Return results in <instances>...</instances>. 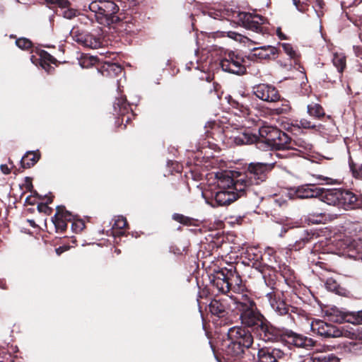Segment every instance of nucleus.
Returning a JSON list of instances; mask_svg holds the SVG:
<instances>
[{
	"instance_id": "nucleus-1",
	"label": "nucleus",
	"mask_w": 362,
	"mask_h": 362,
	"mask_svg": "<svg viewBox=\"0 0 362 362\" xmlns=\"http://www.w3.org/2000/svg\"><path fill=\"white\" fill-rule=\"evenodd\" d=\"M234 300L233 313L239 316L241 325L250 328L257 339L267 344H284L287 329L272 324L257 308L252 297L241 295Z\"/></svg>"
},
{
	"instance_id": "nucleus-2",
	"label": "nucleus",
	"mask_w": 362,
	"mask_h": 362,
	"mask_svg": "<svg viewBox=\"0 0 362 362\" xmlns=\"http://www.w3.org/2000/svg\"><path fill=\"white\" fill-rule=\"evenodd\" d=\"M273 163L264 162H251L246 163L239 173V182L241 186L244 183L248 193L252 192V187L258 185L266 181L269 173L274 168Z\"/></svg>"
},
{
	"instance_id": "nucleus-3",
	"label": "nucleus",
	"mask_w": 362,
	"mask_h": 362,
	"mask_svg": "<svg viewBox=\"0 0 362 362\" xmlns=\"http://www.w3.org/2000/svg\"><path fill=\"white\" fill-rule=\"evenodd\" d=\"M325 203L346 211L362 209V194L350 189H329L325 195Z\"/></svg>"
},
{
	"instance_id": "nucleus-4",
	"label": "nucleus",
	"mask_w": 362,
	"mask_h": 362,
	"mask_svg": "<svg viewBox=\"0 0 362 362\" xmlns=\"http://www.w3.org/2000/svg\"><path fill=\"white\" fill-rule=\"evenodd\" d=\"M259 136L264 139L266 144L275 150L295 148V142L284 132L273 126H263L259 129Z\"/></svg>"
},
{
	"instance_id": "nucleus-5",
	"label": "nucleus",
	"mask_w": 362,
	"mask_h": 362,
	"mask_svg": "<svg viewBox=\"0 0 362 362\" xmlns=\"http://www.w3.org/2000/svg\"><path fill=\"white\" fill-rule=\"evenodd\" d=\"M89 10L94 13V16L101 25H110L121 20L117 15L119 8L113 2L103 3L100 1H93L88 6Z\"/></svg>"
},
{
	"instance_id": "nucleus-6",
	"label": "nucleus",
	"mask_w": 362,
	"mask_h": 362,
	"mask_svg": "<svg viewBox=\"0 0 362 362\" xmlns=\"http://www.w3.org/2000/svg\"><path fill=\"white\" fill-rule=\"evenodd\" d=\"M209 344L218 362H239L245 354V350L227 337L221 341L218 351H216L211 341Z\"/></svg>"
},
{
	"instance_id": "nucleus-7",
	"label": "nucleus",
	"mask_w": 362,
	"mask_h": 362,
	"mask_svg": "<svg viewBox=\"0 0 362 362\" xmlns=\"http://www.w3.org/2000/svg\"><path fill=\"white\" fill-rule=\"evenodd\" d=\"M237 18L241 25L247 30L266 34L269 33V22L267 19L255 13L238 12Z\"/></svg>"
},
{
	"instance_id": "nucleus-8",
	"label": "nucleus",
	"mask_w": 362,
	"mask_h": 362,
	"mask_svg": "<svg viewBox=\"0 0 362 362\" xmlns=\"http://www.w3.org/2000/svg\"><path fill=\"white\" fill-rule=\"evenodd\" d=\"M245 63L246 60L243 55L233 51L225 53L220 59V66L224 71L236 75L246 73Z\"/></svg>"
},
{
	"instance_id": "nucleus-9",
	"label": "nucleus",
	"mask_w": 362,
	"mask_h": 362,
	"mask_svg": "<svg viewBox=\"0 0 362 362\" xmlns=\"http://www.w3.org/2000/svg\"><path fill=\"white\" fill-rule=\"evenodd\" d=\"M250 328L244 325L230 327L227 332V338L240 346L244 350L252 347L254 343V334Z\"/></svg>"
},
{
	"instance_id": "nucleus-10",
	"label": "nucleus",
	"mask_w": 362,
	"mask_h": 362,
	"mask_svg": "<svg viewBox=\"0 0 362 362\" xmlns=\"http://www.w3.org/2000/svg\"><path fill=\"white\" fill-rule=\"evenodd\" d=\"M113 107L114 111L117 115L116 124L117 126L124 124L123 129H125L127 125L131 124L132 119L136 117L130 104L127 102L125 96H121L115 99Z\"/></svg>"
},
{
	"instance_id": "nucleus-11",
	"label": "nucleus",
	"mask_w": 362,
	"mask_h": 362,
	"mask_svg": "<svg viewBox=\"0 0 362 362\" xmlns=\"http://www.w3.org/2000/svg\"><path fill=\"white\" fill-rule=\"evenodd\" d=\"M228 139L235 146L250 145L257 143L259 136L249 128L241 127L229 131Z\"/></svg>"
},
{
	"instance_id": "nucleus-12",
	"label": "nucleus",
	"mask_w": 362,
	"mask_h": 362,
	"mask_svg": "<svg viewBox=\"0 0 362 362\" xmlns=\"http://www.w3.org/2000/svg\"><path fill=\"white\" fill-rule=\"evenodd\" d=\"M271 306L279 315H287L288 318L291 320V322L295 323L296 318L294 315H300L301 310L297 307L292 306L287 304L285 301L277 299L276 296L274 292H270L267 294Z\"/></svg>"
},
{
	"instance_id": "nucleus-13",
	"label": "nucleus",
	"mask_w": 362,
	"mask_h": 362,
	"mask_svg": "<svg viewBox=\"0 0 362 362\" xmlns=\"http://www.w3.org/2000/svg\"><path fill=\"white\" fill-rule=\"evenodd\" d=\"M239 173L240 172H233V177L229 175H224L221 177H219L218 180V187L219 189L223 190H232L238 194L240 197H246L247 192L244 183H241V186L238 185V184H240Z\"/></svg>"
},
{
	"instance_id": "nucleus-14",
	"label": "nucleus",
	"mask_w": 362,
	"mask_h": 362,
	"mask_svg": "<svg viewBox=\"0 0 362 362\" xmlns=\"http://www.w3.org/2000/svg\"><path fill=\"white\" fill-rule=\"evenodd\" d=\"M329 189L317 187L313 184H306L298 186L294 191V196L298 199L318 198L325 203V195Z\"/></svg>"
},
{
	"instance_id": "nucleus-15",
	"label": "nucleus",
	"mask_w": 362,
	"mask_h": 362,
	"mask_svg": "<svg viewBox=\"0 0 362 362\" xmlns=\"http://www.w3.org/2000/svg\"><path fill=\"white\" fill-rule=\"evenodd\" d=\"M311 329L325 338H337L343 335L342 330L338 327L320 320L312 322Z\"/></svg>"
},
{
	"instance_id": "nucleus-16",
	"label": "nucleus",
	"mask_w": 362,
	"mask_h": 362,
	"mask_svg": "<svg viewBox=\"0 0 362 362\" xmlns=\"http://www.w3.org/2000/svg\"><path fill=\"white\" fill-rule=\"evenodd\" d=\"M209 312L211 315L222 320L224 324L231 323L232 321L228 317L230 304L226 298H214L209 303Z\"/></svg>"
},
{
	"instance_id": "nucleus-17",
	"label": "nucleus",
	"mask_w": 362,
	"mask_h": 362,
	"mask_svg": "<svg viewBox=\"0 0 362 362\" xmlns=\"http://www.w3.org/2000/svg\"><path fill=\"white\" fill-rule=\"evenodd\" d=\"M254 94L262 101L272 104L280 99L279 90L274 86L260 83L253 88Z\"/></svg>"
},
{
	"instance_id": "nucleus-18",
	"label": "nucleus",
	"mask_w": 362,
	"mask_h": 362,
	"mask_svg": "<svg viewBox=\"0 0 362 362\" xmlns=\"http://www.w3.org/2000/svg\"><path fill=\"white\" fill-rule=\"evenodd\" d=\"M241 197L232 190H223L212 193L211 197L207 200L212 207L224 206L230 204Z\"/></svg>"
},
{
	"instance_id": "nucleus-19",
	"label": "nucleus",
	"mask_w": 362,
	"mask_h": 362,
	"mask_svg": "<svg viewBox=\"0 0 362 362\" xmlns=\"http://www.w3.org/2000/svg\"><path fill=\"white\" fill-rule=\"evenodd\" d=\"M284 344L293 345L298 348L310 349L315 345L316 341L287 329Z\"/></svg>"
},
{
	"instance_id": "nucleus-20",
	"label": "nucleus",
	"mask_w": 362,
	"mask_h": 362,
	"mask_svg": "<svg viewBox=\"0 0 362 362\" xmlns=\"http://www.w3.org/2000/svg\"><path fill=\"white\" fill-rule=\"evenodd\" d=\"M228 287L229 291H233L234 293H238V295L236 296H230V299L233 300V308H235V300L234 298H237L241 295H247L249 296L247 293H243L245 290V286L243 284L242 279L236 270V268L233 266H230V269H228ZM250 297H251L250 296Z\"/></svg>"
},
{
	"instance_id": "nucleus-21",
	"label": "nucleus",
	"mask_w": 362,
	"mask_h": 362,
	"mask_svg": "<svg viewBox=\"0 0 362 362\" xmlns=\"http://www.w3.org/2000/svg\"><path fill=\"white\" fill-rule=\"evenodd\" d=\"M74 220V214L67 211L63 205L57 206L56 213L52 218L57 233H63L66 230L67 223Z\"/></svg>"
},
{
	"instance_id": "nucleus-22",
	"label": "nucleus",
	"mask_w": 362,
	"mask_h": 362,
	"mask_svg": "<svg viewBox=\"0 0 362 362\" xmlns=\"http://www.w3.org/2000/svg\"><path fill=\"white\" fill-rule=\"evenodd\" d=\"M285 356L283 351L276 348L263 346L257 350V362H281Z\"/></svg>"
},
{
	"instance_id": "nucleus-23",
	"label": "nucleus",
	"mask_w": 362,
	"mask_h": 362,
	"mask_svg": "<svg viewBox=\"0 0 362 362\" xmlns=\"http://www.w3.org/2000/svg\"><path fill=\"white\" fill-rule=\"evenodd\" d=\"M333 316L339 323L349 322L354 325H362V309L358 311H347L345 310H333Z\"/></svg>"
},
{
	"instance_id": "nucleus-24",
	"label": "nucleus",
	"mask_w": 362,
	"mask_h": 362,
	"mask_svg": "<svg viewBox=\"0 0 362 362\" xmlns=\"http://www.w3.org/2000/svg\"><path fill=\"white\" fill-rule=\"evenodd\" d=\"M228 273L227 268H222L217 271L215 270L214 274L209 276L210 283L223 293L229 291Z\"/></svg>"
},
{
	"instance_id": "nucleus-25",
	"label": "nucleus",
	"mask_w": 362,
	"mask_h": 362,
	"mask_svg": "<svg viewBox=\"0 0 362 362\" xmlns=\"http://www.w3.org/2000/svg\"><path fill=\"white\" fill-rule=\"evenodd\" d=\"M46 2L52 8H59L61 9L59 15L66 19L71 20L79 14L78 10L71 8V4L68 0H46Z\"/></svg>"
},
{
	"instance_id": "nucleus-26",
	"label": "nucleus",
	"mask_w": 362,
	"mask_h": 362,
	"mask_svg": "<svg viewBox=\"0 0 362 362\" xmlns=\"http://www.w3.org/2000/svg\"><path fill=\"white\" fill-rule=\"evenodd\" d=\"M252 267L263 274L266 284L271 288H274L276 284V272L277 271L273 267L258 262L257 259L253 263Z\"/></svg>"
},
{
	"instance_id": "nucleus-27",
	"label": "nucleus",
	"mask_w": 362,
	"mask_h": 362,
	"mask_svg": "<svg viewBox=\"0 0 362 362\" xmlns=\"http://www.w3.org/2000/svg\"><path fill=\"white\" fill-rule=\"evenodd\" d=\"M247 97L243 95L240 96L239 98H233L231 96L229 97V105L233 109L237 111L235 114L244 117L250 115L251 110L250 105L245 101Z\"/></svg>"
},
{
	"instance_id": "nucleus-28",
	"label": "nucleus",
	"mask_w": 362,
	"mask_h": 362,
	"mask_svg": "<svg viewBox=\"0 0 362 362\" xmlns=\"http://www.w3.org/2000/svg\"><path fill=\"white\" fill-rule=\"evenodd\" d=\"M97 69L103 76L109 78L117 76L124 70L120 64L109 61L103 62Z\"/></svg>"
},
{
	"instance_id": "nucleus-29",
	"label": "nucleus",
	"mask_w": 362,
	"mask_h": 362,
	"mask_svg": "<svg viewBox=\"0 0 362 362\" xmlns=\"http://www.w3.org/2000/svg\"><path fill=\"white\" fill-rule=\"evenodd\" d=\"M252 52V53L249 56L250 59H270L272 57L275 58V56L278 54L277 48L269 45L255 47Z\"/></svg>"
},
{
	"instance_id": "nucleus-30",
	"label": "nucleus",
	"mask_w": 362,
	"mask_h": 362,
	"mask_svg": "<svg viewBox=\"0 0 362 362\" xmlns=\"http://www.w3.org/2000/svg\"><path fill=\"white\" fill-rule=\"evenodd\" d=\"M334 218V215L325 212H311L305 217V221L308 224H325Z\"/></svg>"
},
{
	"instance_id": "nucleus-31",
	"label": "nucleus",
	"mask_w": 362,
	"mask_h": 362,
	"mask_svg": "<svg viewBox=\"0 0 362 362\" xmlns=\"http://www.w3.org/2000/svg\"><path fill=\"white\" fill-rule=\"evenodd\" d=\"M272 107L270 108L271 114L273 115H281L289 113L291 110V105L287 99L280 95V99L276 102L272 103Z\"/></svg>"
},
{
	"instance_id": "nucleus-32",
	"label": "nucleus",
	"mask_w": 362,
	"mask_h": 362,
	"mask_svg": "<svg viewBox=\"0 0 362 362\" xmlns=\"http://www.w3.org/2000/svg\"><path fill=\"white\" fill-rule=\"evenodd\" d=\"M307 113L310 117L317 120L332 119L330 115H326L323 107L317 103L313 102L308 105Z\"/></svg>"
},
{
	"instance_id": "nucleus-33",
	"label": "nucleus",
	"mask_w": 362,
	"mask_h": 362,
	"mask_svg": "<svg viewBox=\"0 0 362 362\" xmlns=\"http://www.w3.org/2000/svg\"><path fill=\"white\" fill-rule=\"evenodd\" d=\"M41 153L39 150L34 151H28L21 160V167L23 168H30L34 166L40 160Z\"/></svg>"
},
{
	"instance_id": "nucleus-34",
	"label": "nucleus",
	"mask_w": 362,
	"mask_h": 362,
	"mask_svg": "<svg viewBox=\"0 0 362 362\" xmlns=\"http://www.w3.org/2000/svg\"><path fill=\"white\" fill-rule=\"evenodd\" d=\"M229 130H223L220 126L214 125L206 132V137L211 138L215 141L224 142L225 137L228 138Z\"/></svg>"
},
{
	"instance_id": "nucleus-35",
	"label": "nucleus",
	"mask_w": 362,
	"mask_h": 362,
	"mask_svg": "<svg viewBox=\"0 0 362 362\" xmlns=\"http://www.w3.org/2000/svg\"><path fill=\"white\" fill-rule=\"evenodd\" d=\"M314 235H315L314 233H313L311 231H308L307 230H304L303 233L299 238V239L295 242V243L293 246V249L295 250H300V249L304 247V246L307 243H309L312 241V240L314 238Z\"/></svg>"
},
{
	"instance_id": "nucleus-36",
	"label": "nucleus",
	"mask_w": 362,
	"mask_h": 362,
	"mask_svg": "<svg viewBox=\"0 0 362 362\" xmlns=\"http://www.w3.org/2000/svg\"><path fill=\"white\" fill-rule=\"evenodd\" d=\"M88 33L80 29L78 26H74L71 30L70 31V36L77 43L81 45H84L86 41V37Z\"/></svg>"
},
{
	"instance_id": "nucleus-37",
	"label": "nucleus",
	"mask_w": 362,
	"mask_h": 362,
	"mask_svg": "<svg viewBox=\"0 0 362 362\" xmlns=\"http://www.w3.org/2000/svg\"><path fill=\"white\" fill-rule=\"evenodd\" d=\"M325 287L328 291L340 296H343L345 293V289L340 286V285L333 278H329L327 279L325 282Z\"/></svg>"
},
{
	"instance_id": "nucleus-38",
	"label": "nucleus",
	"mask_w": 362,
	"mask_h": 362,
	"mask_svg": "<svg viewBox=\"0 0 362 362\" xmlns=\"http://www.w3.org/2000/svg\"><path fill=\"white\" fill-rule=\"evenodd\" d=\"M173 219L184 226H198L197 222L198 220L194 219L193 218L186 216L181 214H174L173 215Z\"/></svg>"
},
{
	"instance_id": "nucleus-39",
	"label": "nucleus",
	"mask_w": 362,
	"mask_h": 362,
	"mask_svg": "<svg viewBox=\"0 0 362 362\" xmlns=\"http://www.w3.org/2000/svg\"><path fill=\"white\" fill-rule=\"evenodd\" d=\"M332 63L337 69L339 74H342L346 66V57L341 54H334L332 58Z\"/></svg>"
},
{
	"instance_id": "nucleus-40",
	"label": "nucleus",
	"mask_w": 362,
	"mask_h": 362,
	"mask_svg": "<svg viewBox=\"0 0 362 362\" xmlns=\"http://www.w3.org/2000/svg\"><path fill=\"white\" fill-rule=\"evenodd\" d=\"M101 43L100 39L98 37L88 33L83 47L96 49L100 46Z\"/></svg>"
},
{
	"instance_id": "nucleus-41",
	"label": "nucleus",
	"mask_w": 362,
	"mask_h": 362,
	"mask_svg": "<svg viewBox=\"0 0 362 362\" xmlns=\"http://www.w3.org/2000/svg\"><path fill=\"white\" fill-rule=\"evenodd\" d=\"M349 165L353 177L356 179H362V163H355L350 156Z\"/></svg>"
},
{
	"instance_id": "nucleus-42",
	"label": "nucleus",
	"mask_w": 362,
	"mask_h": 362,
	"mask_svg": "<svg viewBox=\"0 0 362 362\" xmlns=\"http://www.w3.org/2000/svg\"><path fill=\"white\" fill-rule=\"evenodd\" d=\"M144 0H127L125 7L126 11L129 14L136 13L141 6L143 5Z\"/></svg>"
},
{
	"instance_id": "nucleus-43",
	"label": "nucleus",
	"mask_w": 362,
	"mask_h": 362,
	"mask_svg": "<svg viewBox=\"0 0 362 362\" xmlns=\"http://www.w3.org/2000/svg\"><path fill=\"white\" fill-rule=\"evenodd\" d=\"M71 223V230L76 233H81L86 227L85 222L77 216L74 215V220Z\"/></svg>"
},
{
	"instance_id": "nucleus-44",
	"label": "nucleus",
	"mask_w": 362,
	"mask_h": 362,
	"mask_svg": "<svg viewBox=\"0 0 362 362\" xmlns=\"http://www.w3.org/2000/svg\"><path fill=\"white\" fill-rule=\"evenodd\" d=\"M317 362H341V359L334 354L314 356Z\"/></svg>"
},
{
	"instance_id": "nucleus-45",
	"label": "nucleus",
	"mask_w": 362,
	"mask_h": 362,
	"mask_svg": "<svg viewBox=\"0 0 362 362\" xmlns=\"http://www.w3.org/2000/svg\"><path fill=\"white\" fill-rule=\"evenodd\" d=\"M16 46L23 50H29L33 47V42L31 40L26 37H20L17 38L16 40Z\"/></svg>"
},
{
	"instance_id": "nucleus-46",
	"label": "nucleus",
	"mask_w": 362,
	"mask_h": 362,
	"mask_svg": "<svg viewBox=\"0 0 362 362\" xmlns=\"http://www.w3.org/2000/svg\"><path fill=\"white\" fill-rule=\"evenodd\" d=\"M39 55L40 57V62H50L54 64L57 62V60L45 50H40Z\"/></svg>"
},
{
	"instance_id": "nucleus-47",
	"label": "nucleus",
	"mask_w": 362,
	"mask_h": 362,
	"mask_svg": "<svg viewBox=\"0 0 362 362\" xmlns=\"http://www.w3.org/2000/svg\"><path fill=\"white\" fill-rule=\"evenodd\" d=\"M284 49V51L291 58V59H297L298 54L293 49V47L291 44L289 43H281L280 44Z\"/></svg>"
},
{
	"instance_id": "nucleus-48",
	"label": "nucleus",
	"mask_w": 362,
	"mask_h": 362,
	"mask_svg": "<svg viewBox=\"0 0 362 362\" xmlns=\"http://www.w3.org/2000/svg\"><path fill=\"white\" fill-rule=\"evenodd\" d=\"M128 226L126 218L123 216H118L114 223L113 228L124 229Z\"/></svg>"
},
{
	"instance_id": "nucleus-49",
	"label": "nucleus",
	"mask_w": 362,
	"mask_h": 362,
	"mask_svg": "<svg viewBox=\"0 0 362 362\" xmlns=\"http://www.w3.org/2000/svg\"><path fill=\"white\" fill-rule=\"evenodd\" d=\"M279 272L286 280L291 279L293 274V271L286 265H284L282 267H279Z\"/></svg>"
},
{
	"instance_id": "nucleus-50",
	"label": "nucleus",
	"mask_w": 362,
	"mask_h": 362,
	"mask_svg": "<svg viewBox=\"0 0 362 362\" xmlns=\"http://www.w3.org/2000/svg\"><path fill=\"white\" fill-rule=\"evenodd\" d=\"M298 127H301L307 129H315L317 125L313 124L311 121L307 119H301L299 121V124H297Z\"/></svg>"
},
{
	"instance_id": "nucleus-51",
	"label": "nucleus",
	"mask_w": 362,
	"mask_h": 362,
	"mask_svg": "<svg viewBox=\"0 0 362 362\" xmlns=\"http://www.w3.org/2000/svg\"><path fill=\"white\" fill-rule=\"evenodd\" d=\"M97 62V58L94 57H84L81 62L80 64L82 67L88 68L90 65L94 64Z\"/></svg>"
},
{
	"instance_id": "nucleus-52",
	"label": "nucleus",
	"mask_w": 362,
	"mask_h": 362,
	"mask_svg": "<svg viewBox=\"0 0 362 362\" xmlns=\"http://www.w3.org/2000/svg\"><path fill=\"white\" fill-rule=\"evenodd\" d=\"M293 2L298 11L305 12L307 10L308 4L305 0H293Z\"/></svg>"
},
{
	"instance_id": "nucleus-53",
	"label": "nucleus",
	"mask_w": 362,
	"mask_h": 362,
	"mask_svg": "<svg viewBox=\"0 0 362 362\" xmlns=\"http://www.w3.org/2000/svg\"><path fill=\"white\" fill-rule=\"evenodd\" d=\"M25 187L27 190L33 193L35 196L38 195L37 192L35 190H33V185L32 183V179L29 177H25Z\"/></svg>"
},
{
	"instance_id": "nucleus-54",
	"label": "nucleus",
	"mask_w": 362,
	"mask_h": 362,
	"mask_svg": "<svg viewBox=\"0 0 362 362\" xmlns=\"http://www.w3.org/2000/svg\"><path fill=\"white\" fill-rule=\"evenodd\" d=\"M37 209L40 212H43L45 214H49L52 209V208L49 207L48 205H47V203L46 204H39L38 206H37Z\"/></svg>"
},
{
	"instance_id": "nucleus-55",
	"label": "nucleus",
	"mask_w": 362,
	"mask_h": 362,
	"mask_svg": "<svg viewBox=\"0 0 362 362\" xmlns=\"http://www.w3.org/2000/svg\"><path fill=\"white\" fill-rule=\"evenodd\" d=\"M132 14H129V11H127V16L124 17V21L125 23L134 25L137 22L136 18L132 16Z\"/></svg>"
},
{
	"instance_id": "nucleus-56",
	"label": "nucleus",
	"mask_w": 362,
	"mask_h": 362,
	"mask_svg": "<svg viewBox=\"0 0 362 362\" xmlns=\"http://www.w3.org/2000/svg\"><path fill=\"white\" fill-rule=\"evenodd\" d=\"M293 142H295L294 147L295 148H292L293 150H298L297 147L303 148L304 149L306 148V142L303 140L295 141L292 139Z\"/></svg>"
},
{
	"instance_id": "nucleus-57",
	"label": "nucleus",
	"mask_w": 362,
	"mask_h": 362,
	"mask_svg": "<svg viewBox=\"0 0 362 362\" xmlns=\"http://www.w3.org/2000/svg\"><path fill=\"white\" fill-rule=\"evenodd\" d=\"M69 249H70L69 245H64L59 246V247L56 248L55 252L57 255H61L63 252L69 250Z\"/></svg>"
},
{
	"instance_id": "nucleus-58",
	"label": "nucleus",
	"mask_w": 362,
	"mask_h": 362,
	"mask_svg": "<svg viewBox=\"0 0 362 362\" xmlns=\"http://www.w3.org/2000/svg\"><path fill=\"white\" fill-rule=\"evenodd\" d=\"M209 16L214 19H220L222 18V12L220 11H210Z\"/></svg>"
},
{
	"instance_id": "nucleus-59",
	"label": "nucleus",
	"mask_w": 362,
	"mask_h": 362,
	"mask_svg": "<svg viewBox=\"0 0 362 362\" xmlns=\"http://www.w3.org/2000/svg\"><path fill=\"white\" fill-rule=\"evenodd\" d=\"M276 35L281 40L288 39V37L281 31V28L276 29Z\"/></svg>"
},
{
	"instance_id": "nucleus-60",
	"label": "nucleus",
	"mask_w": 362,
	"mask_h": 362,
	"mask_svg": "<svg viewBox=\"0 0 362 362\" xmlns=\"http://www.w3.org/2000/svg\"><path fill=\"white\" fill-rule=\"evenodd\" d=\"M228 37L233 38L235 40H240L242 35L240 34L236 33L235 32H229Z\"/></svg>"
},
{
	"instance_id": "nucleus-61",
	"label": "nucleus",
	"mask_w": 362,
	"mask_h": 362,
	"mask_svg": "<svg viewBox=\"0 0 362 362\" xmlns=\"http://www.w3.org/2000/svg\"><path fill=\"white\" fill-rule=\"evenodd\" d=\"M0 168H1V172L4 174V175H8L11 173V170L10 168L7 166V165L6 164H2L0 166Z\"/></svg>"
},
{
	"instance_id": "nucleus-62",
	"label": "nucleus",
	"mask_w": 362,
	"mask_h": 362,
	"mask_svg": "<svg viewBox=\"0 0 362 362\" xmlns=\"http://www.w3.org/2000/svg\"><path fill=\"white\" fill-rule=\"evenodd\" d=\"M50 62H40V66L46 70L47 71H49L50 69H52V67L50 66Z\"/></svg>"
},
{
	"instance_id": "nucleus-63",
	"label": "nucleus",
	"mask_w": 362,
	"mask_h": 362,
	"mask_svg": "<svg viewBox=\"0 0 362 362\" xmlns=\"http://www.w3.org/2000/svg\"><path fill=\"white\" fill-rule=\"evenodd\" d=\"M170 251L177 255H182L181 250L176 246H171Z\"/></svg>"
},
{
	"instance_id": "nucleus-64",
	"label": "nucleus",
	"mask_w": 362,
	"mask_h": 362,
	"mask_svg": "<svg viewBox=\"0 0 362 362\" xmlns=\"http://www.w3.org/2000/svg\"><path fill=\"white\" fill-rule=\"evenodd\" d=\"M353 49L357 56H360L362 54V46L360 45H354Z\"/></svg>"
}]
</instances>
